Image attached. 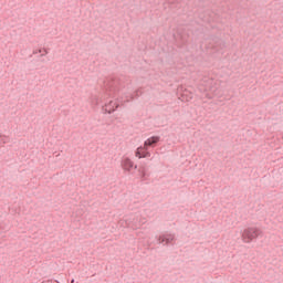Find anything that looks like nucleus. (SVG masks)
<instances>
[{
	"mask_svg": "<svg viewBox=\"0 0 283 283\" xmlns=\"http://www.w3.org/2000/svg\"><path fill=\"white\" fill-rule=\"evenodd\" d=\"M260 235H262V230L259 228H248L242 232V240L249 244L253 242V240H256V238H260Z\"/></svg>",
	"mask_w": 283,
	"mask_h": 283,
	"instance_id": "obj_1",
	"label": "nucleus"
},
{
	"mask_svg": "<svg viewBox=\"0 0 283 283\" xmlns=\"http://www.w3.org/2000/svg\"><path fill=\"white\" fill-rule=\"evenodd\" d=\"M118 107H120V105L116 101H111L103 106V112H105V114H114Z\"/></svg>",
	"mask_w": 283,
	"mask_h": 283,
	"instance_id": "obj_2",
	"label": "nucleus"
},
{
	"mask_svg": "<svg viewBox=\"0 0 283 283\" xmlns=\"http://www.w3.org/2000/svg\"><path fill=\"white\" fill-rule=\"evenodd\" d=\"M160 143V136H153L149 137L147 140L144 143V149L147 151L148 147H155V145H158Z\"/></svg>",
	"mask_w": 283,
	"mask_h": 283,
	"instance_id": "obj_3",
	"label": "nucleus"
},
{
	"mask_svg": "<svg viewBox=\"0 0 283 283\" xmlns=\"http://www.w3.org/2000/svg\"><path fill=\"white\" fill-rule=\"evenodd\" d=\"M174 240H176V237L174 234H163L158 238L159 244H171Z\"/></svg>",
	"mask_w": 283,
	"mask_h": 283,
	"instance_id": "obj_4",
	"label": "nucleus"
},
{
	"mask_svg": "<svg viewBox=\"0 0 283 283\" xmlns=\"http://www.w3.org/2000/svg\"><path fill=\"white\" fill-rule=\"evenodd\" d=\"M122 168L124 171H132L134 169V161L129 159V157H126L122 160Z\"/></svg>",
	"mask_w": 283,
	"mask_h": 283,
	"instance_id": "obj_5",
	"label": "nucleus"
},
{
	"mask_svg": "<svg viewBox=\"0 0 283 283\" xmlns=\"http://www.w3.org/2000/svg\"><path fill=\"white\" fill-rule=\"evenodd\" d=\"M138 174H139V178H142L143 181L147 180V178H146L147 172L145 170V167H139Z\"/></svg>",
	"mask_w": 283,
	"mask_h": 283,
	"instance_id": "obj_6",
	"label": "nucleus"
},
{
	"mask_svg": "<svg viewBox=\"0 0 283 283\" xmlns=\"http://www.w3.org/2000/svg\"><path fill=\"white\" fill-rule=\"evenodd\" d=\"M143 149H145V147H138L137 150H136V157L137 158H143Z\"/></svg>",
	"mask_w": 283,
	"mask_h": 283,
	"instance_id": "obj_7",
	"label": "nucleus"
},
{
	"mask_svg": "<svg viewBox=\"0 0 283 283\" xmlns=\"http://www.w3.org/2000/svg\"><path fill=\"white\" fill-rule=\"evenodd\" d=\"M142 156H143V158H149V156H151V154H149V151H144Z\"/></svg>",
	"mask_w": 283,
	"mask_h": 283,
	"instance_id": "obj_8",
	"label": "nucleus"
},
{
	"mask_svg": "<svg viewBox=\"0 0 283 283\" xmlns=\"http://www.w3.org/2000/svg\"><path fill=\"white\" fill-rule=\"evenodd\" d=\"M41 52H43V50H38V51H33V54H41Z\"/></svg>",
	"mask_w": 283,
	"mask_h": 283,
	"instance_id": "obj_9",
	"label": "nucleus"
},
{
	"mask_svg": "<svg viewBox=\"0 0 283 283\" xmlns=\"http://www.w3.org/2000/svg\"><path fill=\"white\" fill-rule=\"evenodd\" d=\"M44 53L48 54V49H44Z\"/></svg>",
	"mask_w": 283,
	"mask_h": 283,
	"instance_id": "obj_10",
	"label": "nucleus"
},
{
	"mask_svg": "<svg viewBox=\"0 0 283 283\" xmlns=\"http://www.w3.org/2000/svg\"><path fill=\"white\" fill-rule=\"evenodd\" d=\"M71 283H74V279L71 280Z\"/></svg>",
	"mask_w": 283,
	"mask_h": 283,
	"instance_id": "obj_11",
	"label": "nucleus"
},
{
	"mask_svg": "<svg viewBox=\"0 0 283 283\" xmlns=\"http://www.w3.org/2000/svg\"><path fill=\"white\" fill-rule=\"evenodd\" d=\"M134 168H135V169H138V166H135Z\"/></svg>",
	"mask_w": 283,
	"mask_h": 283,
	"instance_id": "obj_12",
	"label": "nucleus"
},
{
	"mask_svg": "<svg viewBox=\"0 0 283 283\" xmlns=\"http://www.w3.org/2000/svg\"><path fill=\"white\" fill-rule=\"evenodd\" d=\"M40 56H45V54H41Z\"/></svg>",
	"mask_w": 283,
	"mask_h": 283,
	"instance_id": "obj_13",
	"label": "nucleus"
}]
</instances>
